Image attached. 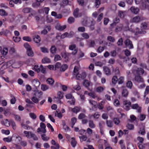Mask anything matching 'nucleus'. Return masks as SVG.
I'll return each mask as SVG.
<instances>
[{"instance_id": "f257e3e1", "label": "nucleus", "mask_w": 149, "mask_h": 149, "mask_svg": "<svg viewBox=\"0 0 149 149\" xmlns=\"http://www.w3.org/2000/svg\"><path fill=\"white\" fill-rule=\"evenodd\" d=\"M149 6V0H144L140 6V8L142 10H145Z\"/></svg>"}, {"instance_id": "f03ea898", "label": "nucleus", "mask_w": 149, "mask_h": 149, "mask_svg": "<svg viewBox=\"0 0 149 149\" xmlns=\"http://www.w3.org/2000/svg\"><path fill=\"white\" fill-rule=\"evenodd\" d=\"M124 108L126 110L128 111L130 109L131 102L128 100H125L123 102Z\"/></svg>"}, {"instance_id": "7ed1b4c3", "label": "nucleus", "mask_w": 149, "mask_h": 149, "mask_svg": "<svg viewBox=\"0 0 149 149\" xmlns=\"http://www.w3.org/2000/svg\"><path fill=\"white\" fill-rule=\"evenodd\" d=\"M125 46L129 49H132L133 48L132 42L129 39H127L124 42Z\"/></svg>"}, {"instance_id": "20e7f679", "label": "nucleus", "mask_w": 149, "mask_h": 149, "mask_svg": "<svg viewBox=\"0 0 149 149\" xmlns=\"http://www.w3.org/2000/svg\"><path fill=\"white\" fill-rule=\"evenodd\" d=\"M143 19V17L139 16H136L133 18L132 19V22H133L137 23L139 22L141 20H142Z\"/></svg>"}, {"instance_id": "39448f33", "label": "nucleus", "mask_w": 149, "mask_h": 149, "mask_svg": "<svg viewBox=\"0 0 149 149\" xmlns=\"http://www.w3.org/2000/svg\"><path fill=\"white\" fill-rule=\"evenodd\" d=\"M12 137L16 143H19L21 141V138L18 135L14 134H13Z\"/></svg>"}, {"instance_id": "423d86ee", "label": "nucleus", "mask_w": 149, "mask_h": 149, "mask_svg": "<svg viewBox=\"0 0 149 149\" xmlns=\"http://www.w3.org/2000/svg\"><path fill=\"white\" fill-rule=\"evenodd\" d=\"M63 97V93L61 92L60 91L57 93V97H55V98L56 99L58 102L59 103H61L60 100L62 99Z\"/></svg>"}, {"instance_id": "0eeeda50", "label": "nucleus", "mask_w": 149, "mask_h": 149, "mask_svg": "<svg viewBox=\"0 0 149 149\" xmlns=\"http://www.w3.org/2000/svg\"><path fill=\"white\" fill-rule=\"evenodd\" d=\"M31 82L33 85L36 87H38L40 85V83L38 79H35L31 80Z\"/></svg>"}, {"instance_id": "6e6552de", "label": "nucleus", "mask_w": 149, "mask_h": 149, "mask_svg": "<svg viewBox=\"0 0 149 149\" xmlns=\"http://www.w3.org/2000/svg\"><path fill=\"white\" fill-rule=\"evenodd\" d=\"M131 12L134 14H136L139 13V9L137 7L132 6L130 8Z\"/></svg>"}, {"instance_id": "1a4fd4ad", "label": "nucleus", "mask_w": 149, "mask_h": 149, "mask_svg": "<svg viewBox=\"0 0 149 149\" xmlns=\"http://www.w3.org/2000/svg\"><path fill=\"white\" fill-rule=\"evenodd\" d=\"M131 108L133 109H136L138 112L141 111V107L139 106L137 104H133L131 106Z\"/></svg>"}, {"instance_id": "9d476101", "label": "nucleus", "mask_w": 149, "mask_h": 149, "mask_svg": "<svg viewBox=\"0 0 149 149\" xmlns=\"http://www.w3.org/2000/svg\"><path fill=\"white\" fill-rule=\"evenodd\" d=\"M63 128L66 132H70V129L66 125V123L65 120H63L62 121Z\"/></svg>"}, {"instance_id": "9b49d317", "label": "nucleus", "mask_w": 149, "mask_h": 149, "mask_svg": "<svg viewBox=\"0 0 149 149\" xmlns=\"http://www.w3.org/2000/svg\"><path fill=\"white\" fill-rule=\"evenodd\" d=\"M129 92L127 90L126 88L123 89L121 92L122 96L124 97H127L128 95Z\"/></svg>"}, {"instance_id": "f8f14e48", "label": "nucleus", "mask_w": 149, "mask_h": 149, "mask_svg": "<svg viewBox=\"0 0 149 149\" xmlns=\"http://www.w3.org/2000/svg\"><path fill=\"white\" fill-rule=\"evenodd\" d=\"M51 15L52 16H54L55 18L60 19L62 18V16L61 14H57L56 12L54 11L52 12Z\"/></svg>"}, {"instance_id": "ddd939ff", "label": "nucleus", "mask_w": 149, "mask_h": 149, "mask_svg": "<svg viewBox=\"0 0 149 149\" xmlns=\"http://www.w3.org/2000/svg\"><path fill=\"white\" fill-rule=\"evenodd\" d=\"M80 109V107H76L74 108H70L69 109L71 110L73 113H77L79 111Z\"/></svg>"}, {"instance_id": "4468645a", "label": "nucleus", "mask_w": 149, "mask_h": 149, "mask_svg": "<svg viewBox=\"0 0 149 149\" xmlns=\"http://www.w3.org/2000/svg\"><path fill=\"white\" fill-rule=\"evenodd\" d=\"M1 124L6 127H8L10 125V121H9L7 119H4L1 121Z\"/></svg>"}, {"instance_id": "2eb2a0df", "label": "nucleus", "mask_w": 149, "mask_h": 149, "mask_svg": "<svg viewBox=\"0 0 149 149\" xmlns=\"http://www.w3.org/2000/svg\"><path fill=\"white\" fill-rule=\"evenodd\" d=\"M90 22L89 19L87 17L84 18V20L82 22V24L85 26H89V23Z\"/></svg>"}, {"instance_id": "dca6fc26", "label": "nucleus", "mask_w": 149, "mask_h": 149, "mask_svg": "<svg viewBox=\"0 0 149 149\" xmlns=\"http://www.w3.org/2000/svg\"><path fill=\"white\" fill-rule=\"evenodd\" d=\"M100 116V115L99 114V113L96 112L94 115H89L88 116L90 118H91L93 116L94 119H97L99 118Z\"/></svg>"}, {"instance_id": "f3484780", "label": "nucleus", "mask_w": 149, "mask_h": 149, "mask_svg": "<svg viewBox=\"0 0 149 149\" xmlns=\"http://www.w3.org/2000/svg\"><path fill=\"white\" fill-rule=\"evenodd\" d=\"M134 33L135 35H137L138 34H144L146 33V31H142L140 30L138 28H136L135 30L134 31Z\"/></svg>"}, {"instance_id": "a211bd4d", "label": "nucleus", "mask_w": 149, "mask_h": 149, "mask_svg": "<svg viewBox=\"0 0 149 149\" xmlns=\"http://www.w3.org/2000/svg\"><path fill=\"white\" fill-rule=\"evenodd\" d=\"M103 70L106 75H109L111 74V71L109 68L107 67L104 66L103 67Z\"/></svg>"}, {"instance_id": "6ab92c4d", "label": "nucleus", "mask_w": 149, "mask_h": 149, "mask_svg": "<svg viewBox=\"0 0 149 149\" xmlns=\"http://www.w3.org/2000/svg\"><path fill=\"white\" fill-rule=\"evenodd\" d=\"M56 28V29L59 31H63L66 28V25H61L60 24H57Z\"/></svg>"}, {"instance_id": "aec40b11", "label": "nucleus", "mask_w": 149, "mask_h": 149, "mask_svg": "<svg viewBox=\"0 0 149 149\" xmlns=\"http://www.w3.org/2000/svg\"><path fill=\"white\" fill-rule=\"evenodd\" d=\"M24 134H25V136L27 138L30 139L31 138V134L32 133L30 131H24Z\"/></svg>"}, {"instance_id": "412c9836", "label": "nucleus", "mask_w": 149, "mask_h": 149, "mask_svg": "<svg viewBox=\"0 0 149 149\" xmlns=\"http://www.w3.org/2000/svg\"><path fill=\"white\" fill-rule=\"evenodd\" d=\"M79 9L78 8L76 9L74 11L73 14L74 16L76 17H80L81 16V13H79Z\"/></svg>"}, {"instance_id": "4be33fe9", "label": "nucleus", "mask_w": 149, "mask_h": 149, "mask_svg": "<svg viewBox=\"0 0 149 149\" xmlns=\"http://www.w3.org/2000/svg\"><path fill=\"white\" fill-rule=\"evenodd\" d=\"M126 14V13L125 11H120L118 12V15L121 18H123L125 17Z\"/></svg>"}, {"instance_id": "5701e85b", "label": "nucleus", "mask_w": 149, "mask_h": 149, "mask_svg": "<svg viewBox=\"0 0 149 149\" xmlns=\"http://www.w3.org/2000/svg\"><path fill=\"white\" fill-rule=\"evenodd\" d=\"M47 82L48 84L52 86L54 83V81L52 78H49L47 80Z\"/></svg>"}, {"instance_id": "b1692460", "label": "nucleus", "mask_w": 149, "mask_h": 149, "mask_svg": "<svg viewBox=\"0 0 149 149\" xmlns=\"http://www.w3.org/2000/svg\"><path fill=\"white\" fill-rule=\"evenodd\" d=\"M135 80L137 82H143L144 81L143 78L139 75H138L135 77Z\"/></svg>"}, {"instance_id": "393cba45", "label": "nucleus", "mask_w": 149, "mask_h": 149, "mask_svg": "<svg viewBox=\"0 0 149 149\" xmlns=\"http://www.w3.org/2000/svg\"><path fill=\"white\" fill-rule=\"evenodd\" d=\"M21 125L22 127L25 130H29L30 129L29 126L27 125L26 123L24 124L23 122L21 123Z\"/></svg>"}, {"instance_id": "a878e982", "label": "nucleus", "mask_w": 149, "mask_h": 149, "mask_svg": "<svg viewBox=\"0 0 149 149\" xmlns=\"http://www.w3.org/2000/svg\"><path fill=\"white\" fill-rule=\"evenodd\" d=\"M42 62L43 63H49L50 62V60L49 58L45 57L42 59Z\"/></svg>"}, {"instance_id": "bb28decb", "label": "nucleus", "mask_w": 149, "mask_h": 149, "mask_svg": "<svg viewBox=\"0 0 149 149\" xmlns=\"http://www.w3.org/2000/svg\"><path fill=\"white\" fill-rule=\"evenodd\" d=\"M33 40L35 42L38 43L40 42L41 39L38 35H36L34 37Z\"/></svg>"}, {"instance_id": "cd10ccee", "label": "nucleus", "mask_w": 149, "mask_h": 149, "mask_svg": "<svg viewBox=\"0 0 149 149\" xmlns=\"http://www.w3.org/2000/svg\"><path fill=\"white\" fill-rule=\"evenodd\" d=\"M89 126L91 128H94L95 127V125L93 121L90 120L88 122Z\"/></svg>"}, {"instance_id": "c85d7f7f", "label": "nucleus", "mask_w": 149, "mask_h": 149, "mask_svg": "<svg viewBox=\"0 0 149 149\" xmlns=\"http://www.w3.org/2000/svg\"><path fill=\"white\" fill-rule=\"evenodd\" d=\"M68 66L66 64H63L61 65L60 69V71L61 72L65 71L68 68Z\"/></svg>"}, {"instance_id": "c756f323", "label": "nucleus", "mask_w": 149, "mask_h": 149, "mask_svg": "<svg viewBox=\"0 0 149 149\" xmlns=\"http://www.w3.org/2000/svg\"><path fill=\"white\" fill-rule=\"evenodd\" d=\"M41 89L43 91H45L49 88V87L45 84H42L41 86Z\"/></svg>"}, {"instance_id": "7c9ffc66", "label": "nucleus", "mask_w": 149, "mask_h": 149, "mask_svg": "<svg viewBox=\"0 0 149 149\" xmlns=\"http://www.w3.org/2000/svg\"><path fill=\"white\" fill-rule=\"evenodd\" d=\"M41 136L42 139L44 141H47L49 139V137L47 136L45 134L41 135Z\"/></svg>"}, {"instance_id": "2f4dec72", "label": "nucleus", "mask_w": 149, "mask_h": 149, "mask_svg": "<svg viewBox=\"0 0 149 149\" xmlns=\"http://www.w3.org/2000/svg\"><path fill=\"white\" fill-rule=\"evenodd\" d=\"M124 77H123L121 76L118 79V84H122L124 82Z\"/></svg>"}, {"instance_id": "473e14b6", "label": "nucleus", "mask_w": 149, "mask_h": 149, "mask_svg": "<svg viewBox=\"0 0 149 149\" xmlns=\"http://www.w3.org/2000/svg\"><path fill=\"white\" fill-rule=\"evenodd\" d=\"M0 15L2 16H7L8 13L3 9H0Z\"/></svg>"}, {"instance_id": "72a5a7b5", "label": "nucleus", "mask_w": 149, "mask_h": 149, "mask_svg": "<svg viewBox=\"0 0 149 149\" xmlns=\"http://www.w3.org/2000/svg\"><path fill=\"white\" fill-rule=\"evenodd\" d=\"M27 53L28 55L29 56H33V52L31 50V48L27 50Z\"/></svg>"}, {"instance_id": "f704fd0d", "label": "nucleus", "mask_w": 149, "mask_h": 149, "mask_svg": "<svg viewBox=\"0 0 149 149\" xmlns=\"http://www.w3.org/2000/svg\"><path fill=\"white\" fill-rule=\"evenodd\" d=\"M106 124L107 126L109 127H111L113 125V124L111 121L110 120H107Z\"/></svg>"}, {"instance_id": "c9c22d12", "label": "nucleus", "mask_w": 149, "mask_h": 149, "mask_svg": "<svg viewBox=\"0 0 149 149\" xmlns=\"http://www.w3.org/2000/svg\"><path fill=\"white\" fill-rule=\"evenodd\" d=\"M12 137L9 136L8 137L4 138L3 139V140L4 141L7 142H10L12 141Z\"/></svg>"}, {"instance_id": "e433bc0d", "label": "nucleus", "mask_w": 149, "mask_h": 149, "mask_svg": "<svg viewBox=\"0 0 149 149\" xmlns=\"http://www.w3.org/2000/svg\"><path fill=\"white\" fill-rule=\"evenodd\" d=\"M117 81H118V79L117 77L113 76L112 79V83L114 84H115Z\"/></svg>"}, {"instance_id": "4c0bfd02", "label": "nucleus", "mask_w": 149, "mask_h": 149, "mask_svg": "<svg viewBox=\"0 0 149 149\" xmlns=\"http://www.w3.org/2000/svg\"><path fill=\"white\" fill-rule=\"evenodd\" d=\"M8 52V49L7 48L4 47L1 51V54L3 55H6Z\"/></svg>"}, {"instance_id": "58836bf2", "label": "nucleus", "mask_w": 149, "mask_h": 149, "mask_svg": "<svg viewBox=\"0 0 149 149\" xmlns=\"http://www.w3.org/2000/svg\"><path fill=\"white\" fill-rule=\"evenodd\" d=\"M71 144L72 146L73 147H74L76 146L77 142L75 141V139L74 137L72 138Z\"/></svg>"}, {"instance_id": "ea45409f", "label": "nucleus", "mask_w": 149, "mask_h": 149, "mask_svg": "<svg viewBox=\"0 0 149 149\" xmlns=\"http://www.w3.org/2000/svg\"><path fill=\"white\" fill-rule=\"evenodd\" d=\"M113 104L115 106L118 107L120 105V103L118 100L116 99L114 100Z\"/></svg>"}, {"instance_id": "a19ab883", "label": "nucleus", "mask_w": 149, "mask_h": 149, "mask_svg": "<svg viewBox=\"0 0 149 149\" xmlns=\"http://www.w3.org/2000/svg\"><path fill=\"white\" fill-rule=\"evenodd\" d=\"M55 116L58 117L59 118H61L62 117V115L61 112H58L56 110L55 113Z\"/></svg>"}, {"instance_id": "79ce46f5", "label": "nucleus", "mask_w": 149, "mask_h": 149, "mask_svg": "<svg viewBox=\"0 0 149 149\" xmlns=\"http://www.w3.org/2000/svg\"><path fill=\"white\" fill-rule=\"evenodd\" d=\"M10 125L14 130H15L16 129V125L15 123L13 121H10Z\"/></svg>"}, {"instance_id": "37998d69", "label": "nucleus", "mask_w": 149, "mask_h": 149, "mask_svg": "<svg viewBox=\"0 0 149 149\" xmlns=\"http://www.w3.org/2000/svg\"><path fill=\"white\" fill-rule=\"evenodd\" d=\"M81 36L82 37L86 39H88L89 38L88 34L86 33H84L81 34Z\"/></svg>"}, {"instance_id": "c03bdc74", "label": "nucleus", "mask_w": 149, "mask_h": 149, "mask_svg": "<svg viewBox=\"0 0 149 149\" xmlns=\"http://www.w3.org/2000/svg\"><path fill=\"white\" fill-rule=\"evenodd\" d=\"M132 84L131 81H128L126 83V86L130 89H131L132 87Z\"/></svg>"}, {"instance_id": "a18cd8bd", "label": "nucleus", "mask_w": 149, "mask_h": 149, "mask_svg": "<svg viewBox=\"0 0 149 149\" xmlns=\"http://www.w3.org/2000/svg\"><path fill=\"white\" fill-rule=\"evenodd\" d=\"M79 138L81 142L86 141L87 139V137L86 135H83L81 136H79Z\"/></svg>"}, {"instance_id": "49530a36", "label": "nucleus", "mask_w": 149, "mask_h": 149, "mask_svg": "<svg viewBox=\"0 0 149 149\" xmlns=\"http://www.w3.org/2000/svg\"><path fill=\"white\" fill-rule=\"evenodd\" d=\"M104 88L102 86H99L96 89V91L98 93H101L103 91Z\"/></svg>"}, {"instance_id": "de8ad7c7", "label": "nucleus", "mask_w": 149, "mask_h": 149, "mask_svg": "<svg viewBox=\"0 0 149 149\" xmlns=\"http://www.w3.org/2000/svg\"><path fill=\"white\" fill-rule=\"evenodd\" d=\"M74 19L72 17H70L68 20V22L69 24H71L74 22Z\"/></svg>"}, {"instance_id": "09e8293b", "label": "nucleus", "mask_w": 149, "mask_h": 149, "mask_svg": "<svg viewBox=\"0 0 149 149\" xmlns=\"http://www.w3.org/2000/svg\"><path fill=\"white\" fill-rule=\"evenodd\" d=\"M61 65V64L60 63H56L55 65V70H56L57 69L60 68Z\"/></svg>"}, {"instance_id": "8fccbe9b", "label": "nucleus", "mask_w": 149, "mask_h": 149, "mask_svg": "<svg viewBox=\"0 0 149 149\" xmlns=\"http://www.w3.org/2000/svg\"><path fill=\"white\" fill-rule=\"evenodd\" d=\"M149 93V86H147L146 87L145 90L144 92V97H146V95H147Z\"/></svg>"}, {"instance_id": "3c124183", "label": "nucleus", "mask_w": 149, "mask_h": 149, "mask_svg": "<svg viewBox=\"0 0 149 149\" xmlns=\"http://www.w3.org/2000/svg\"><path fill=\"white\" fill-rule=\"evenodd\" d=\"M123 28V26L122 24H120L116 29V32L120 31Z\"/></svg>"}, {"instance_id": "603ef678", "label": "nucleus", "mask_w": 149, "mask_h": 149, "mask_svg": "<svg viewBox=\"0 0 149 149\" xmlns=\"http://www.w3.org/2000/svg\"><path fill=\"white\" fill-rule=\"evenodd\" d=\"M13 40L15 42H18L20 41V38L18 36H14L13 38Z\"/></svg>"}, {"instance_id": "864d4df0", "label": "nucleus", "mask_w": 149, "mask_h": 149, "mask_svg": "<svg viewBox=\"0 0 149 149\" xmlns=\"http://www.w3.org/2000/svg\"><path fill=\"white\" fill-rule=\"evenodd\" d=\"M138 133L142 135L144 134L145 132L144 127H142V128H141L139 131L138 132Z\"/></svg>"}, {"instance_id": "5fc2aeb1", "label": "nucleus", "mask_w": 149, "mask_h": 149, "mask_svg": "<svg viewBox=\"0 0 149 149\" xmlns=\"http://www.w3.org/2000/svg\"><path fill=\"white\" fill-rule=\"evenodd\" d=\"M107 40L109 41L112 42H113L115 41V38L111 36H109L107 37Z\"/></svg>"}, {"instance_id": "6e6d98bb", "label": "nucleus", "mask_w": 149, "mask_h": 149, "mask_svg": "<svg viewBox=\"0 0 149 149\" xmlns=\"http://www.w3.org/2000/svg\"><path fill=\"white\" fill-rule=\"evenodd\" d=\"M1 132L3 134L8 135L10 134V131L8 130H1Z\"/></svg>"}, {"instance_id": "4d7b16f0", "label": "nucleus", "mask_w": 149, "mask_h": 149, "mask_svg": "<svg viewBox=\"0 0 149 149\" xmlns=\"http://www.w3.org/2000/svg\"><path fill=\"white\" fill-rule=\"evenodd\" d=\"M56 51V48L55 46H53L50 49V51L52 54L55 53Z\"/></svg>"}, {"instance_id": "13d9d810", "label": "nucleus", "mask_w": 149, "mask_h": 149, "mask_svg": "<svg viewBox=\"0 0 149 149\" xmlns=\"http://www.w3.org/2000/svg\"><path fill=\"white\" fill-rule=\"evenodd\" d=\"M61 59V58L59 55L57 54L55 56L54 60L55 61L60 60Z\"/></svg>"}, {"instance_id": "bf43d9fd", "label": "nucleus", "mask_w": 149, "mask_h": 149, "mask_svg": "<svg viewBox=\"0 0 149 149\" xmlns=\"http://www.w3.org/2000/svg\"><path fill=\"white\" fill-rule=\"evenodd\" d=\"M102 117L104 119L107 120L108 118V115L107 113H104L102 115Z\"/></svg>"}, {"instance_id": "052dcab7", "label": "nucleus", "mask_w": 149, "mask_h": 149, "mask_svg": "<svg viewBox=\"0 0 149 149\" xmlns=\"http://www.w3.org/2000/svg\"><path fill=\"white\" fill-rule=\"evenodd\" d=\"M33 70L38 72H40V66L37 65H35L33 67Z\"/></svg>"}, {"instance_id": "680f3d73", "label": "nucleus", "mask_w": 149, "mask_h": 149, "mask_svg": "<svg viewBox=\"0 0 149 149\" xmlns=\"http://www.w3.org/2000/svg\"><path fill=\"white\" fill-rule=\"evenodd\" d=\"M31 9L29 8H25L22 11L24 13H28L30 12Z\"/></svg>"}, {"instance_id": "e2e57ef3", "label": "nucleus", "mask_w": 149, "mask_h": 149, "mask_svg": "<svg viewBox=\"0 0 149 149\" xmlns=\"http://www.w3.org/2000/svg\"><path fill=\"white\" fill-rule=\"evenodd\" d=\"M41 51L43 53H48V51L47 48L45 47H41L40 48Z\"/></svg>"}, {"instance_id": "0e129e2a", "label": "nucleus", "mask_w": 149, "mask_h": 149, "mask_svg": "<svg viewBox=\"0 0 149 149\" xmlns=\"http://www.w3.org/2000/svg\"><path fill=\"white\" fill-rule=\"evenodd\" d=\"M113 121L115 124L116 125H118L120 122L119 119L117 118H114Z\"/></svg>"}, {"instance_id": "69168bd1", "label": "nucleus", "mask_w": 149, "mask_h": 149, "mask_svg": "<svg viewBox=\"0 0 149 149\" xmlns=\"http://www.w3.org/2000/svg\"><path fill=\"white\" fill-rule=\"evenodd\" d=\"M35 103H37L38 102V99L36 96H33L31 99Z\"/></svg>"}, {"instance_id": "338daca9", "label": "nucleus", "mask_w": 149, "mask_h": 149, "mask_svg": "<svg viewBox=\"0 0 149 149\" xmlns=\"http://www.w3.org/2000/svg\"><path fill=\"white\" fill-rule=\"evenodd\" d=\"M141 28L144 29H145L147 27V24L146 22H143L141 24Z\"/></svg>"}, {"instance_id": "774afa93", "label": "nucleus", "mask_w": 149, "mask_h": 149, "mask_svg": "<svg viewBox=\"0 0 149 149\" xmlns=\"http://www.w3.org/2000/svg\"><path fill=\"white\" fill-rule=\"evenodd\" d=\"M60 146L58 144H56L55 146H52L51 147V149H59Z\"/></svg>"}]
</instances>
